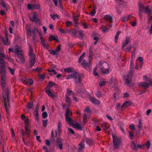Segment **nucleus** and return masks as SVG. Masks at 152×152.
<instances>
[{
  "mask_svg": "<svg viewBox=\"0 0 152 152\" xmlns=\"http://www.w3.org/2000/svg\"><path fill=\"white\" fill-rule=\"evenodd\" d=\"M1 86L2 90L6 94V97L7 101H10L9 94L10 91L9 87L6 85V76H1Z\"/></svg>",
  "mask_w": 152,
  "mask_h": 152,
  "instance_id": "nucleus-1",
  "label": "nucleus"
},
{
  "mask_svg": "<svg viewBox=\"0 0 152 152\" xmlns=\"http://www.w3.org/2000/svg\"><path fill=\"white\" fill-rule=\"evenodd\" d=\"M134 67L133 62L132 60H131L130 62V69L129 71L128 74V75H125L124 77V78L125 80V83L128 86H130L129 83L132 81V78L133 75L132 70Z\"/></svg>",
  "mask_w": 152,
  "mask_h": 152,
  "instance_id": "nucleus-2",
  "label": "nucleus"
},
{
  "mask_svg": "<svg viewBox=\"0 0 152 152\" xmlns=\"http://www.w3.org/2000/svg\"><path fill=\"white\" fill-rule=\"evenodd\" d=\"M16 54L17 55V57L20 60L22 63L25 62V59L22 51L21 48L17 45L15 48V51Z\"/></svg>",
  "mask_w": 152,
  "mask_h": 152,
  "instance_id": "nucleus-3",
  "label": "nucleus"
},
{
  "mask_svg": "<svg viewBox=\"0 0 152 152\" xmlns=\"http://www.w3.org/2000/svg\"><path fill=\"white\" fill-rule=\"evenodd\" d=\"M108 65L106 62H100L99 68H100V72L103 74L107 75L109 73L110 69L109 68L106 69V66Z\"/></svg>",
  "mask_w": 152,
  "mask_h": 152,
  "instance_id": "nucleus-4",
  "label": "nucleus"
},
{
  "mask_svg": "<svg viewBox=\"0 0 152 152\" xmlns=\"http://www.w3.org/2000/svg\"><path fill=\"white\" fill-rule=\"evenodd\" d=\"M144 80L145 82L140 83L139 86H140L148 88L150 85H152V80L149 79L147 76H145L144 77Z\"/></svg>",
  "mask_w": 152,
  "mask_h": 152,
  "instance_id": "nucleus-5",
  "label": "nucleus"
},
{
  "mask_svg": "<svg viewBox=\"0 0 152 152\" xmlns=\"http://www.w3.org/2000/svg\"><path fill=\"white\" fill-rule=\"evenodd\" d=\"M113 146L114 148L115 149H118L121 143V140L120 138L113 135Z\"/></svg>",
  "mask_w": 152,
  "mask_h": 152,
  "instance_id": "nucleus-6",
  "label": "nucleus"
},
{
  "mask_svg": "<svg viewBox=\"0 0 152 152\" xmlns=\"http://www.w3.org/2000/svg\"><path fill=\"white\" fill-rule=\"evenodd\" d=\"M63 139L60 137H57L56 140V145L57 148H58L60 150L63 149Z\"/></svg>",
  "mask_w": 152,
  "mask_h": 152,
  "instance_id": "nucleus-7",
  "label": "nucleus"
},
{
  "mask_svg": "<svg viewBox=\"0 0 152 152\" xmlns=\"http://www.w3.org/2000/svg\"><path fill=\"white\" fill-rule=\"evenodd\" d=\"M73 78L75 80V82L77 84H80L81 83V78L80 75L77 72L75 71L74 73Z\"/></svg>",
  "mask_w": 152,
  "mask_h": 152,
  "instance_id": "nucleus-8",
  "label": "nucleus"
},
{
  "mask_svg": "<svg viewBox=\"0 0 152 152\" xmlns=\"http://www.w3.org/2000/svg\"><path fill=\"white\" fill-rule=\"evenodd\" d=\"M139 11H142L144 10V12L146 14L148 12L152 10H151L148 6L145 7L142 4H140L139 6Z\"/></svg>",
  "mask_w": 152,
  "mask_h": 152,
  "instance_id": "nucleus-9",
  "label": "nucleus"
},
{
  "mask_svg": "<svg viewBox=\"0 0 152 152\" xmlns=\"http://www.w3.org/2000/svg\"><path fill=\"white\" fill-rule=\"evenodd\" d=\"M35 58H29L28 62L29 66L27 67L28 69L31 68L34 65L35 61Z\"/></svg>",
  "mask_w": 152,
  "mask_h": 152,
  "instance_id": "nucleus-10",
  "label": "nucleus"
},
{
  "mask_svg": "<svg viewBox=\"0 0 152 152\" xmlns=\"http://www.w3.org/2000/svg\"><path fill=\"white\" fill-rule=\"evenodd\" d=\"M5 65V64L0 65V71L1 76H6V69Z\"/></svg>",
  "mask_w": 152,
  "mask_h": 152,
  "instance_id": "nucleus-11",
  "label": "nucleus"
},
{
  "mask_svg": "<svg viewBox=\"0 0 152 152\" xmlns=\"http://www.w3.org/2000/svg\"><path fill=\"white\" fill-rule=\"evenodd\" d=\"M91 61L89 60V62H88L85 60H83V62L81 63L82 65L83 66V67L85 69H89L90 66L91 65Z\"/></svg>",
  "mask_w": 152,
  "mask_h": 152,
  "instance_id": "nucleus-12",
  "label": "nucleus"
},
{
  "mask_svg": "<svg viewBox=\"0 0 152 152\" xmlns=\"http://www.w3.org/2000/svg\"><path fill=\"white\" fill-rule=\"evenodd\" d=\"M78 31V29H71L69 31V33L70 35H71L73 37H77V33Z\"/></svg>",
  "mask_w": 152,
  "mask_h": 152,
  "instance_id": "nucleus-13",
  "label": "nucleus"
},
{
  "mask_svg": "<svg viewBox=\"0 0 152 152\" xmlns=\"http://www.w3.org/2000/svg\"><path fill=\"white\" fill-rule=\"evenodd\" d=\"M146 14L147 15L148 17L147 20V24H149L151 23L152 20V10Z\"/></svg>",
  "mask_w": 152,
  "mask_h": 152,
  "instance_id": "nucleus-14",
  "label": "nucleus"
},
{
  "mask_svg": "<svg viewBox=\"0 0 152 152\" xmlns=\"http://www.w3.org/2000/svg\"><path fill=\"white\" fill-rule=\"evenodd\" d=\"M89 99L92 103L98 105L100 104V102L96 98L91 97L89 98Z\"/></svg>",
  "mask_w": 152,
  "mask_h": 152,
  "instance_id": "nucleus-15",
  "label": "nucleus"
},
{
  "mask_svg": "<svg viewBox=\"0 0 152 152\" xmlns=\"http://www.w3.org/2000/svg\"><path fill=\"white\" fill-rule=\"evenodd\" d=\"M34 50L30 46L29 48L28 55L29 58L35 57V55L33 53Z\"/></svg>",
  "mask_w": 152,
  "mask_h": 152,
  "instance_id": "nucleus-16",
  "label": "nucleus"
},
{
  "mask_svg": "<svg viewBox=\"0 0 152 152\" xmlns=\"http://www.w3.org/2000/svg\"><path fill=\"white\" fill-rule=\"evenodd\" d=\"M72 126L74 128L78 130H83L81 125L79 123H76L75 124H73Z\"/></svg>",
  "mask_w": 152,
  "mask_h": 152,
  "instance_id": "nucleus-17",
  "label": "nucleus"
},
{
  "mask_svg": "<svg viewBox=\"0 0 152 152\" xmlns=\"http://www.w3.org/2000/svg\"><path fill=\"white\" fill-rule=\"evenodd\" d=\"M84 142L85 139H83L81 142L79 144L80 147L78 149L79 151H81L85 148Z\"/></svg>",
  "mask_w": 152,
  "mask_h": 152,
  "instance_id": "nucleus-18",
  "label": "nucleus"
},
{
  "mask_svg": "<svg viewBox=\"0 0 152 152\" xmlns=\"http://www.w3.org/2000/svg\"><path fill=\"white\" fill-rule=\"evenodd\" d=\"M104 18L106 21L108 22L109 23H112V18L110 15H107L105 16Z\"/></svg>",
  "mask_w": 152,
  "mask_h": 152,
  "instance_id": "nucleus-19",
  "label": "nucleus"
},
{
  "mask_svg": "<svg viewBox=\"0 0 152 152\" xmlns=\"http://www.w3.org/2000/svg\"><path fill=\"white\" fill-rule=\"evenodd\" d=\"M132 103L129 101L125 102L121 107L122 108H124L130 106Z\"/></svg>",
  "mask_w": 152,
  "mask_h": 152,
  "instance_id": "nucleus-20",
  "label": "nucleus"
},
{
  "mask_svg": "<svg viewBox=\"0 0 152 152\" xmlns=\"http://www.w3.org/2000/svg\"><path fill=\"white\" fill-rule=\"evenodd\" d=\"M64 72L68 73H74L75 71V69L71 67H69L64 69Z\"/></svg>",
  "mask_w": 152,
  "mask_h": 152,
  "instance_id": "nucleus-21",
  "label": "nucleus"
},
{
  "mask_svg": "<svg viewBox=\"0 0 152 152\" xmlns=\"http://www.w3.org/2000/svg\"><path fill=\"white\" fill-rule=\"evenodd\" d=\"M30 20L33 22H37L38 21V19L37 16L36 12L34 13L32 17L30 18Z\"/></svg>",
  "mask_w": 152,
  "mask_h": 152,
  "instance_id": "nucleus-22",
  "label": "nucleus"
},
{
  "mask_svg": "<svg viewBox=\"0 0 152 152\" xmlns=\"http://www.w3.org/2000/svg\"><path fill=\"white\" fill-rule=\"evenodd\" d=\"M1 4L3 7V9L6 10V11L7 12L9 8V6L6 2L2 1L1 3Z\"/></svg>",
  "mask_w": 152,
  "mask_h": 152,
  "instance_id": "nucleus-23",
  "label": "nucleus"
},
{
  "mask_svg": "<svg viewBox=\"0 0 152 152\" xmlns=\"http://www.w3.org/2000/svg\"><path fill=\"white\" fill-rule=\"evenodd\" d=\"M3 99H4V107L6 111L7 112V113L8 114L9 113V110L7 109V102L8 103L9 102V101L8 102L7 100V99L6 97H6H5L4 96H3Z\"/></svg>",
  "mask_w": 152,
  "mask_h": 152,
  "instance_id": "nucleus-24",
  "label": "nucleus"
},
{
  "mask_svg": "<svg viewBox=\"0 0 152 152\" xmlns=\"http://www.w3.org/2000/svg\"><path fill=\"white\" fill-rule=\"evenodd\" d=\"M72 111L69 108L66 109V112L65 113V117H69L72 116Z\"/></svg>",
  "mask_w": 152,
  "mask_h": 152,
  "instance_id": "nucleus-25",
  "label": "nucleus"
},
{
  "mask_svg": "<svg viewBox=\"0 0 152 152\" xmlns=\"http://www.w3.org/2000/svg\"><path fill=\"white\" fill-rule=\"evenodd\" d=\"M56 84L52 81H50L49 83L46 88V89H50L53 86H55Z\"/></svg>",
  "mask_w": 152,
  "mask_h": 152,
  "instance_id": "nucleus-26",
  "label": "nucleus"
},
{
  "mask_svg": "<svg viewBox=\"0 0 152 152\" xmlns=\"http://www.w3.org/2000/svg\"><path fill=\"white\" fill-rule=\"evenodd\" d=\"M46 93L50 97L52 98L54 97V94L52 93L50 89H46Z\"/></svg>",
  "mask_w": 152,
  "mask_h": 152,
  "instance_id": "nucleus-27",
  "label": "nucleus"
},
{
  "mask_svg": "<svg viewBox=\"0 0 152 152\" xmlns=\"http://www.w3.org/2000/svg\"><path fill=\"white\" fill-rule=\"evenodd\" d=\"M21 118L24 121L25 124L27 125L28 124V123L29 120L28 118L24 115L22 114L21 115Z\"/></svg>",
  "mask_w": 152,
  "mask_h": 152,
  "instance_id": "nucleus-28",
  "label": "nucleus"
},
{
  "mask_svg": "<svg viewBox=\"0 0 152 152\" xmlns=\"http://www.w3.org/2000/svg\"><path fill=\"white\" fill-rule=\"evenodd\" d=\"M131 15H129L127 16H125L121 18V20L125 22L131 18Z\"/></svg>",
  "mask_w": 152,
  "mask_h": 152,
  "instance_id": "nucleus-29",
  "label": "nucleus"
},
{
  "mask_svg": "<svg viewBox=\"0 0 152 152\" xmlns=\"http://www.w3.org/2000/svg\"><path fill=\"white\" fill-rule=\"evenodd\" d=\"M93 55L92 49L91 48H90L89 50V61L92 60Z\"/></svg>",
  "mask_w": 152,
  "mask_h": 152,
  "instance_id": "nucleus-30",
  "label": "nucleus"
},
{
  "mask_svg": "<svg viewBox=\"0 0 152 152\" xmlns=\"http://www.w3.org/2000/svg\"><path fill=\"white\" fill-rule=\"evenodd\" d=\"M52 40H56L58 42V39L57 37V36H54L52 35H50L49 38V41L51 42Z\"/></svg>",
  "mask_w": 152,
  "mask_h": 152,
  "instance_id": "nucleus-31",
  "label": "nucleus"
},
{
  "mask_svg": "<svg viewBox=\"0 0 152 152\" xmlns=\"http://www.w3.org/2000/svg\"><path fill=\"white\" fill-rule=\"evenodd\" d=\"M67 123L69 125H72L73 123L72 120L69 117H65Z\"/></svg>",
  "mask_w": 152,
  "mask_h": 152,
  "instance_id": "nucleus-32",
  "label": "nucleus"
},
{
  "mask_svg": "<svg viewBox=\"0 0 152 152\" xmlns=\"http://www.w3.org/2000/svg\"><path fill=\"white\" fill-rule=\"evenodd\" d=\"M1 40L2 41L3 43L5 45H7L8 44V37H6V38L2 37L1 38Z\"/></svg>",
  "mask_w": 152,
  "mask_h": 152,
  "instance_id": "nucleus-33",
  "label": "nucleus"
},
{
  "mask_svg": "<svg viewBox=\"0 0 152 152\" xmlns=\"http://www.w3.org/2000/svg\"><path fill=\"white\" fill-rule=\"evenodd\" d=\"M130 42L129 38L128 37H126L125 41L124 42L122 45V48L125 47Z\"/></svg>",
  "mask_w": 152,
  "mask_h": 152,
  "instance_id": "nucleus-34",
  "label": "nucleus"
},
{
  "mask_svg": "<svg viewBox=\"0 0 152 152\" xmlns=\"http://www.w3.org/2000/svg\"><path fill=\"white\" fill-rule=\"evenodd\" d=\"M130 147L132 149L134 150L135 151H136L137 150V147L134 143V142L132 141L130 144Z\"/></svg>",
  "mask_w": 152,
  "mask_h": 152,
  "instance_id": "nucleus-35",
  "label": "nucleus"
},
{
  "mask_svg": "<svg viewBox=\"0 0 152 152\" xmlns=\"http://www.w3.org/2000/svg\"><path fill=\"white\" fill-rule=\"evenodd\" d=\"M89 145H90L93 143V141L92 140L88 138H86L85 139V141Z\"/></svg>",
  "mask_w": 152,
  "mask_h": 152,
  "instance_id": "nucleus-36",
  "label": "nucleus"
},
{
  "mask_svg": "<svg viewBox=\"0 0 152 152\" xmlns=\"http://www.w3.org/2000/svg\"><path fill=\"white\" fill-rule=\"evenodd\" d=\"M102 126L103 127V129L104 130H106L108 129L109 127V125L107 123H104L102 124Z\"/></svg>",
  "mask_w": 152,
  "mask_h": 152,
  "instance_id": "nucleus-37",
  "label": "nucleus"
},
{
  "mask_svg": "<svg viewBox=\"0 0 152 152\" xmlns=\"http://www.w3.org/2000/svg\"><path fill=\"white\" fill-rule=\"evenodd\" d=\"M79 15H77V16L74 15L73 16V18L74 21L75 22V24H77L78 23V22H77L78 20Z\"/></svg>",
  "mask_w": 152,
  "mask_h": 152,
  "instance_id": "nucleus-38",
  "label": "nucleus"
},
{
  "mask_svg": "<svg viewBox=\"0 0 152 152\" xmlns=\"http://www.w3.org/2000/svg\"><path fill=\"white\" fill-rule=\"evenodd\" d=\"M66 102L69 105L72 103L71 99L66 95L65 94Z\"/></svg>",
  "mask_w": 152,
  "mask_h": 152,
  "instance_id": "nucleus-39",
  "label": "nucleus"
},
{
  "mask_svg": "<svg viewBox=\"0 0 152 152\" xmlns=\"http://www.w3.org/2000/svg\"><path fill=\"white\" fill-rule=\"evenodd\" d=\"M77 33H78L79 34V37L78 36L77 37L83 39L84 37V34H83V30H80L78 29V31Z\"/></svg>",
  "mask_w": 152,
  "mask_h": 152,
  "instance_id": "nucleus-40",
  "label": "nucleus"
},
{
  "mask_svg": "<svg viewBox=\"0 0 152 152\" xmlns=\"http://www.w3.org/2000/svg\"><path fill=\"white\" fill-rule=\"evenodd\" d=\"M138 124L137 125V126L138 127L139 130H141L142 129V125L143 124L142 122V121L140 119H139L138 120Z\"/></svg>",
  "mask_w": 152,
  "mask_h": 152,
  "instance_id": "nucleus-41",
  "label": "nucleus"
},
{
  "mask_svg": "<svg viewBox=\"0 0 152 152\" xmlns=\"http://www.w3.org/2000/svg\"><path fill=\"white\" fill-rule=\"evenodd\" d=\"M86 55V53L84 52L83 54L81 55L80 56L79 58V59L78 61V62L79 63H80L82 61V60L84 58V56Z\"/></svg>",
  "mask_w": 152,
  "mask_h": 152,
  "instance_id": "nucleus-42",
  "label": "nucleus"
},
{
  "mask_svg": "<svg viewBox=\"0 0 152 152\" xmlns=\"http://www.w3.org/2000/svg\"><path fill=\"white\" fill-rule=\"evenodd\" d=\"M34 117L35 118V120L37 121L39 120V113L38 112H34Z\"/></svg>",
  "mask_w": 152,
  "mask_h": 152,
  "instance_id": "nucleus-43",
  "label": "nucleus"
},
{
  "mask_svg": "<svg viewBox=\"0 0 152 152\" xmlns=\"http://www.w3.org/2000/svg\"><path fill=\"white\" fill-rule=\"evenodd\" d=\"M121 31H118L117 32L116 34L115 35V42H117V41L118 39V36L121 33Z\"/></svg>",
  "mask_w": 152,
  "mask_h": 152,
  "instance_id": "nucleus-44",
  "label": "nucleus"
},
{
  "mask_svg": "<svg viewBox=\"0 0 152 152\" xmlns=\"http://www.w3.org/2000/svg\"><path fill=\"white\" fill-rule=\"evenodd\" d=\"M35 34V31L34 29H31L28 34V35L30 36H31L32 35V34H34V35Z\"/></svg>",
  "mask_w": 152,
  "mask_h": 152,
  "instance_id": "nucleus-45",
  "label": "nucleus"
},
{
  "mask_svg": "<svg viewBox=\"0 0 152 152\" xmlns=\"http://www.w3.org/2000/svg\"><path fill=\"white\" fill-rule=\"evenodd\" d=\"M33 106V103L32 102H29L27 104V107L28 109L31 108Z\"/></svg>",
  "mask_w": 152,
  "mask_h": 152,
  "instance_id": "nucleus-46",
  "label": "nucleus"
},
{
  "mask_svg": "<svg viewBox=\"0 0 152 152\" xmlns=\"http://www.w3.org/2000/svg\"><path fill=\"white\" fill-rule=\"evenodd\" d=\"M41 42L42 43L43 46L44 47H45L46 48H47L48 47V45H47L46 44L47 41L46 40H44L41 41Z\"/></svg>",
  "mask_w": 152,
  "mask_h": 152,
  "instance_id": "nucleus-47",
  "label": "nucleus"
},
{
  "mask_svg": "<svg viewBox=\"0 0 152 152\" xmlns=\"http://www.w3.org/2000/svg\"><path fill=\"white\" fill-rule=\"evenodd\" d=\"M49 52L50 54L54 55H57L58 54L56 51H55L54 50H50Z\"/></svg>",
  "mask_w": 152,
  "mask_h": 152,
  "instance_id": "nucleus-48",
  "label": "nucleus"
},
{
  "mask_svg": "<svg viewBox=\"0 0 152 152\" xmlns=\"http://www.w3.org/2000/svg\"><path fill=\"white\" fill-rule=\"evenodd\" d=\"M42 115L43 118H46L48 116V113L46 112H44L42 113Z\"/></svg>",
  "mask_w": 152,
  "mask_h": 152,
  "instance_id": "nucleus-49",
  "label": "nucleus"
},
{
  "mask_svg": "<svg viewBox=\"0 0 152 152\" xmlns=\"http://www.w3.org/2000/svg\"><path fill=\"white\" fill-rule=\"evenodd\" d=\"M96 95L98 97L100 98L102 96V93L99 91H97L96 93Z\"/></svg>",
  "mask_w": 152,
  "mask_h": 152,
  "instance_id": "nucleus-50",
  "label": "nucleus"
},
{
  "mask_svg": "<svg viewBox=\"0 0 152 152\" xmlns=\"http://www.w3.org/2000/svg\"><path fill=\"white\" fill-rule=\"evenodd\" d=\"M42 68H40L38 67L36 68L35 69H32L33 71H38L39 72H40L42 71Z\"/></svg>",
  "mask_w": 152,
  "mask_h": 152,
  "instance_id": "nucleus-51",
  "label": "nucleus"
},
{
  "mask_svg": "<svg viewBox=\"0 0 152 152\" xmlns=\"http://www.w3.org/2000/svg\"><path fill=\"white\" fill-rule=\"evenodd\" d=\"M97 69V68L96 67L94 68L93 69V74L95 76H97L98 74L96 71Z\"/></svg>",
  "mask_w": 152,
  "mask_h": 152,
  "instance_id": "nucleus-52",
  "label": "nucleus"
},
{
  "mask_svg": "<svg viewBox=\"0 0 152 152\" xmlns=\"http://www.w3.org/2000/svg\"><path fill=\"white\" fill-rule=\"evenodd\" d=\"M66 26L69 27L72 25V23L71 21H67L66 22Z\"/></svg>",
  "mask_w": 152,
  "mask_h": 152,
  "instance_id": "nucleus-53",
  "label": "nucleus"
},
{
  "mask_svg": "<svg viewBox=\"0 0 152 152\" xmlns=\"http://www.w3.org/2000/svg\"><path fill=\"white\" fill-rule=\"evenodd\" d=\"M96 12V10L95 9H94L90 13V15L91 16H94L95 15Z\"/></svg>",
  "mask_w": 152,
  "mask_h": 152,
  "instance_id": "nucleus-54",
  "label": "nucleus"
},
{
  "mask_svg": "<svg viewBox=\"0 0 152 152\" xmlns=\"http://www.w3.org/2000/svg\"><path fill=\"white\" fill-rule=\"evenodd\" d=\"M73 76H74V75H73V73L71 75H68L66 77V79H70L73 78Z\"/></svg>",
  "mask_w": 152,
  "mask_h": 152,
  "instance_id": "nucleus-55",
  "label": "nucleus"
},
{
  "mask_svg": "<svg viewBox=\"0 0 152 152\" xmlns=\"http://www.w3.org/2000/svg\"><path fill=\"white\" fill-rule=\"evenodd\" d=\"M43 125L45 127L47 125L48 122V121L47 119H46L45 120H43Z\"/></svg>",
  "mask_w": 152,
  "mask_h": 152,
  "instance_id": "nucleus-56",
  "label": "nucleus"
},
{
  "mask_svg": "<svg viewBox=\"0 0 152 152\" xmlns=\"http://www.w3.org/2000/svg\"><path fill=\"white\" fill-rule=\"evenodd\" d=\"M81 25L83 26V28L85 29L87 28L88 27V25L86 23H81Z\"/></svg>",
  "mask_w": 152,
  "mask_h": 152,
  "instance_id": "nucleus-57",
  "label": "nucleus"
},
{
  "mask_svg": "<svg viewBox=\"0 0 152 152\" xmlns=\"http://www.w3.org/2000/svg\"><path fill=\"white\" fill-rule=\"evenodd\" d=\"M10 69V71L12 75H13L14 74V72H15V70L14 69H12L10 67L8 68Z\"/></svg>",
  "mask_w": 152,
  "mask_h": 152,
  "instance_id": "nucleus-58",
  "label": "nucleus"
},
{
  "mask_svg": "<svg viewBox=\"0 0 152 152\" xmlns=\"http://www.w3.org/2000/svg\"><path fill=\"white\" fill-rule=\"evenodd\" d=\"M101 28L102 31L103 32H105L107 30H109V29L105 28L104 25H102L101 26Z\"/></svg>",
  "mask_w": 152,
  "mask_h": 152,
  "instance_id": "nucleus-59",
  "label": "nucleus"
},
{
  "mask_svg": "<svg viewBox=\"0 0 152 152\" xmlns=\"http://www.w3.org/2000/svg\"><path fill=\"white\" fill-rule=\"evenodd\" d=\"M5 12H6V10L4 9H1L0 11V14L1 15H4V14H5Z\"/></svg>",
  "mask_w": 152,
  "mask_h": 152,
  "instance_id": "nucleus-60",
  "label": "nucleus"
},
{
  "mask_svg": "<svg viewBox=\"0 0 152 152\" xmlns=\"http://www.w3.org/2000/svg\"><path fill=\"white\" fill-rule=\"evenodd\" d=\"M131 48H132V46H129V47L126 48L125 49V50L126 51L130 52H131Z\"/></svg>",
  "mask_w": 152,
  "mask_h": 152,
  "instance_id": "nucleus-61",
  "label": "nucleus"
},
{
  "mask_svg": "<svg viewBox=\"0 0 152 152\" xmlns=\"http://www.w3.org/2000/svg\"><path fill=\"white\" fill-rule=\"evenodd\" d=\"M39 8V6L37 4H35L33 5V9H38Z\"/></svg>",
  "mask_w": 152,
  "mask_h": 152,
  "instance_id": "nucleus-62",
  "label": "nucleus"
},
{
  "mask_svg": "<svg viewBox=\"0 0 152 152\" xmlns=\"http://www.w3.org/2000/svg\"><path fill=\"white\" fill-rule=\"evenodd\" d=\"M27 7L28 10H31L33 9V5H31L30 4H27Z\"/></svg>",
  "mask_w": 152,
  "mask_h": 152,
  "instance_id": "nucleus-63",
  "label": "nucleus"
},
{
  "mask_svg": "<svg viewBox=\"0 0 152 152\" xmlns=\"http://www.w3.org/2000/svg\"><path fill=\"white\" fill-rule=\"evenodd\" d=\"M61 45H59L57 47L56 51L57 53L59 52L60 51L61 49Z\"/></svg>",
  "mask_w": 152,
  "mask_h": 152,
  "instance_id": "nucleus-64",
  "label": "nucleus"
}]
</instances>
